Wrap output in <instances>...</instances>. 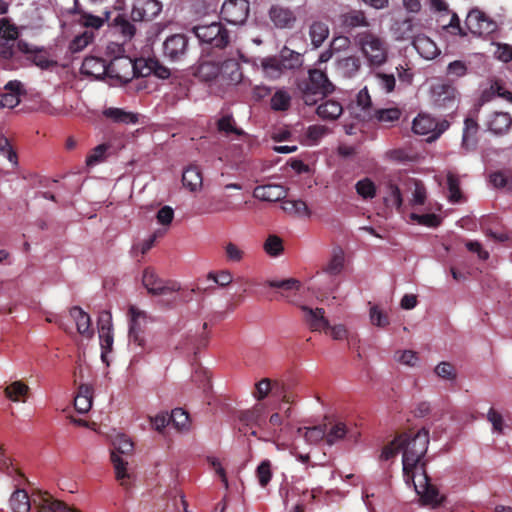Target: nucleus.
Wrapping results in <instances>:
<instances>
[{
	"label": "nucleus",
	"instance_id": "bb28decb",
	"mask_svg": "<svg viewBox=\"0 0 512 512\" xmlns=\"http://www.w3.org/2000/svg\"><path fill=\"white\" fill-rule=\"evenodd\" d=\"M479 125L477 120L471 117H467L464 121L462 145L467 150L474 149L477 145Z\"/></svg>",
	"mask_w": 512,
	"mask_h": 512
},
{
	"label": "nucleus",
	"instance_id": "c03bdc74",
	"mask_svg": "<svg viewBox=\"0 0 512 512\" xmlns=\"http://www.w3.org/2000/svg\"><path fill=\"white\" fill-rule=\"evenodd\" d=\"M5 396L13 402H17L29 392V387L22 381H14L5 388Z\"/></svg>",
	"mask_w": 512,
	"mask_h": 512
},
{
	"label": "nucleus",
	"instance_id": "864d4df0",
	"mask_svg": "<svg viewBox=\"0 0 512 512\" xmlns=\"http://www.w3.org/2000/svg\"><path fill=\"white\" fill-rule=\"evenodd\" d=\"M283 249V241L277 235H269L264 243L265 252L272 257L279 256Z\"/></svg>",
	"mask_w": 512,
	"mask_h": 512
},
{
	"label": "nucleus",
	"instance_id": "603ef678",
	"mask_svg": "<svg viewBox=\"0 0 512 512\" xmlns=\"http://www.w3.org/2000/svg\"><path fill=\"white\" fill-rule=\"evenodd\" d=\"M400 116L401 112L398 108L375 110L373 113V117H375L379 122L385 124H391L398 121Z\"/></svg>",
	"mask_w": 512,
	"mask_h": 512
},
{
	"label": "nucleus",
	"instance_id": "f8f14e48",
	"mask_svg": "<svg viewBox=\"0 0 512 512\" xmlns=\"http://www.w3.org/2000/svg\"><path fill=\"white\" fill-rule=\"evenodd\" d=\"M433 101L440 109L453 111L457 108L458 92L449 84H439L433 87Z\"/></svg>",
	"mask_w": 512,
	"mask_h": 512
},
{
	"label": "nucleus",
	"instance_id": "412c9836",
	"mask_svg": "<svg viewBox=\"0 0 512 512\" xmlns=\"http://www.w3.org/2000/svg\"><path fill=\"white\" fill-rule=\"evenodd\" d=\"M81 72L100 79L102 76L108 75V65L103 59L94 56L86 57L82 63Z\"/></svg>",
	"mask_w": 512,
	"mask_h": 512
},
{
	"label": "nucleus",
	"instance_id": "6e6d98bb",
	"mask_svg": "<svg viewBox=\"0 0 512 512\" xmlns=\"http://www.w3.org/2000/svg\"><path fill=\"white\" fill-rule=\"evenodd\" d=\"M374 77L377 80L378 86L385 92L391 93L395 89L396 79L393 74L383 72H376Z\"/></svg>",
	"mask_w": 512,
	"mask_h": 512
},
{
	"label": "nucleus",
	"instance_id": "6e6552de",
	"mask_svg": "<svg viewBox=\"0 0 512 512\" xmlns=\"http://www.w3.org/2000/svg\"><path fill=\"white\" fill-rule=\"evenodd\" d=\"M189 53V39L184 34H173L163 43V56L170 62L184 61Z\"/></svg>",
	"mask_w": 512,
	"mask_h": 512
},
{
	"label": "nucleus",
	"instance_id": "473e14b6",
	"mask_svg": "<svg viewBox=\"0 0 512 512\" xmlns=\"http://www.w3.org/2000/svg\"><path fill=\"white\" fill-rule=\"evenodd\" d=\"M13 512H29L31 502L28 493L23 489H16L9 500Z\"/></svg>",
	"mask_w": 512,
	"mask_h": 512
},
{
	"label": "nucleus",
	"instance_id": "338daca9",
	"mask_svg": "<svg viewBox=\"0 0 512 512\" xmlns=\"http://www.w3.org/2000/svg\"><path fill=\"white\" fill-rule=\"evenodd\" d=\"M93 39V34L84 32L81 35L76 36L70 44V49L73 52L83 50Z\"/></svg>",
	"mask_w": 512,
	"mask_h": 512
},
{
	"label": "nucleus",
	"instance_id": "ea45409f",
	"mask_svg": "<svg viewBox=\"0 0 512 512\" xmlns=\"http://www.w3.org/2000/svg\"><path fill=\"white\" fill-rule=\"evenodd\" d=\"M329 425V429L326 428V443L331 446L344 439L348 429L346 424L341 421L330 422Z\"/></svg>",
	"mask_w": 512,
	"mask_h": 512
},
{
	"label": "nucleus",
	"instance_id": "cd10ccee",
	"mask_svg": "<svg viewBox=\"0 0 512 512\" xmlns=\"http://www.w3.org/2000/svg\"><path fill=\"white\" fill-rule=\"evenodd\" d=\"M93 389L87 384H81L74 399V407L79 413H87L92 407Z\"/></svg>",
	"mask_w": 512,
	"mask_h": 512
},
{
	"label": "nucleus",
	"instance_id": "aec40b11",
	"mask_svg": "<svg viewBox=\"0 0 512 512\" xmlns=\"http://www.w3.org/2000/svg\"><path fill=\"white\" fill-rule=\"evenodd\" d=\"M385 195L384 203L387 207H395L398 212L401 211L403 198L399 186L391 177H387L384 183Z\"/></svg>",
	"mask_w": 512,
	"mask_h": 512
},
{
	"label": "nucleus",
	"instance_id": "6ab92c4d",
	"mask_svg": "<svg viewBox=\"0 0 512 512\" xmlns=\"http://www.w3.org/2000/svg\"><path fill=\"white\" fill-rule=\"evenodd\" d=\"M419 25L414 22L413 18H405L397 20L392 26L393 34L396 40H412L419 35Z\"/></svg>",
	"mask_w": 512,
	"mask_h": 512
},
{
	"label": "nucleus",
	"instance_id": "e433bc0d",
	"mask_svg": "<svg viewBox=\"0 0 512 512\" xmlns=\"http://www.w3.org/2000/svg\"><path fill=\"white\" fill-rule=\"evenodd\" d=\"M311 43L314 47H320L329 35L328 26L320 21L313 22L309 29Z\"/></svg>",
	"mask_w": 512,
	"mask_h": 512
},
{
	"label": "nucleus",
	"instance_id": "1a4fd4ad",
	"mask_svg": "<svg viewBox=\"0 0 512 512\" xmlns=\"http://www.w3.org/2000/svg\"><path fill=\"white\" fill-rule=\"evenodd\" d=\"M238 419L241 423L239 432L248 434L249 429L257 427L261 430L267 426L266 407L264 404H255L251 409L240 411Z\"/></svg>",
	"mask_w": 512,
	"mask_h": 512
},
{
	"label": "nucleus",
	"instance_id": "3c124183",
	"mask_svg": "<svg viewBox=\"0 0 512 512\" xmlns=\"http://www.w3.org/2000/svg\"><path fill=\"white\" fill-rule=\"evenodd\" d=\"M356 192L364 199H372L376 195V186L369 178L359 180L355 185Z\"/></svg>",
	"mask_w": 512,
	"mask_h": 512
},
{
	"label": "nucleus",
	"instance_id": "58836bf2",
	"mask_svg": "<svg viewBox=\"0 0 512 512\" xmlns=\"http://www.w3.org/2000/svg\"><path fill=\"white\" fill-rule=\"evenodd\" d=\"M465 23L468 29L474 34H481L483 32V25H489L487 17L479 10H472L469 12Z\"/></svg>",
	"mask_w": 512,
	"mask_h": 512
},
{
	"label": "nucleus",
	"instance_id": "f3484780",
	"mask_svg": "<svg viewBox=\"0 0 512 512\" xmlns=\"http://www.w3.org/2000/svg\"><path fill=\"white\" fill-rule=\"evenodd\" d=\"M301 310L305 313V322L313 332L322 331L330 328V323L325 318L323 308L312 309L308 306H301Z\"/></svg>",
	"mask_w": 512,
	"mask_h": 512
},
{
	"label": "nucleus",
	"instance_id": "2eb2a0df",
	"mask_svg": "<svg viewBox=\"0 0 512 512\" xmlns=\"http://www.w3.org/2000/svg\"><path fill=\"white\" fill-rule=\"evenodd\" d=\"M268 14L274 26L280 29L292 28L296 22L294 12L281 5H272Z\"/></svg>",
	"mask_w": 512,
	"mask_h": 512
},
{
	"label": "nucleus",
	"instance_id": "69168bd1",
	"mask_svg": "<svg viewBox=\"0 0 512 512\" xmlns=\"http://www.w3.org/2000/svg\"><path fill=\"white\" fill-rule=\"evenodd\" d=\"M267 285L271 288H279L283 290H299L301 286L300 282L294 278H289L281 281H267Z\"/></svg>",
	"mask_w": 512,
	"mask_h": 512
},
{
	"label": "nucleus",
	"instance_id": "ddd939ff",
	"mask_svg": "<svg viewBox=\"0 0 512 512\" xmlns=\"http://www.w3.org/2000/svg\"><path fill=\"white\" fill-rule=\"evenodd\" d=\"M162 3L158 0H136L131 11L133 21H151L162 11Z\"/></svg>",
	"mask_w": 512,
	"mask_h": 512
},
{
	"label": "nucleus",
	"instance_id": "7c9ffc66",
	"mask_svg": "<svg viewBox=\"0 0 512 512\" xmlns=\"http://www.w3.org/2000/svg\"><path fill=\"white\" fill-rule=\"evenodd\" d=\"M316 112L324 120H336L342 114L343 108L335 100H326L317 107Z\"/></svg>",
	"mask_w": 512,
	"mask_h": 512
},
{
	"label": "nucleus",
	"instance_id": "4be33fe9",
	"mask_svg": "<svg viewBox=\"0 0 512 512\" xmlns=\"http://www.w3.org/2000/svg\"><path fill=\"white\" fill-rule=\"evenodd\" d=\"M38 512H80L70 508L64 502L52 498L47 492L40 494L38 503Z\"/></svg>",
	"mask_w": 512,
	"mask_h": 512
},
{
	"label": "nucleus",
	"instance_id": "c756f323",
	"mask_svg": "<svg viewBox=\"0 0 512 512\" xmlns=\"http://www.w3.org/2000/svg\"><path fill=\"white\" fill-rule=\"evenodd\" d=\"M278 58L284 71L295 70L300 68L303 64L302 55L294 50L289 49L288 47H284L280 51Z\"/></svg>",
	"mask_w": 512,
	"mask_h": 512
},
{
	"label": "nucleus",
	"instance_id": "5701e85b",
	"mask_svg": "<svg viewBox=\"0 0 512 512\" xmlns=\"http://www.w3.org/2000/svg\"><path fill=\"white\" fill-rule=\"evenodd\" d=\"M220 68L219 78L227 84H238L242 80L241 67L237 61L226 60L220 65Z\"/></svg>",
	"mask_w": 512,
	"mask_h": 512
},
{
	"label": "nucleus",
	"instance_id": "13d9d810",
	"mask_svg": "<svg viewBox=\"0 0 512 512\" xmlns=\"http://www.w3.org/2000/svg\"><path fill=\"white\" fill-rule=\"evenodd\" d=\"M256 476L262 487H266L269 484L272 478L271 462L269 460H264L259 464L256 469Z\"/></svg>",
	"mask_w": 512,
	"mask_h": 512
},
{
	"label": "nucleus",
	"instance_id": "c85d7f7f",
	"mask_svg": "<svg viewBox=\"0 0 512 512\" xmlns=\"http://www.w3.org/2000/svg\"><path fill=\"white\" fill-rule=\"evenodd\" d=\"M182 183L184 187L188 188L192 192L200 189L203 184L200 169L195 165L187 167L182 174Z\"/></svg>",
	"mask_w": 512,
	"mask_h": 512
},
{
	"label": "nucleus",
	"instance_id": "393cba45",
	"mask_svg": "<svg viewBox=\"0 0 512 512\" xmlns=\"http://www.w3.org/2000/svg\"><path fill=\"white\" fill-rule=\"evenodd\" d=\"M103 116L117 124H135L138 122L137 114L122 108L109 107L103 110Z\"/></svg>",
	"mask_w": 512,
	"mask_h": 512
},
{
	"label": "nucleus",
	"instance_id": "c9c22d12",
	"mask_svg": "<svg viewBox=\"0 0 512 512\" xmlns=\"http://www.w3.org/2000/svg\"><path fill=\"white\" fill-rule=\"evenodd\" d=\"M342 24L345 28L367 27L369 22L361 10H352L342 15Z\"/></svg>",
	"mask_w": 512,
	"mask_h": 512
},
{
	"label": "nucleus",
	"instance_id": "39448f33",
	"mask_svg": "<svg viewBox=\"0 0 512 512\" xmlns=\"http://www.w3.org/2000/svg\"><path fill=\"white\" fill-rule=\"evenodd\" d=\"M193 32L202 43L215 48H225L229 43V32L220 22L195 26Z\"/></svg>",
	"mask_w": 512,
	"mask_h": 512
},
{
	"label": "nucleus",
	"instance_id": "20e7f679",
	"mask_svg": "<svg viewBox=\"0 0 512 512\" xmlns=\"http://www.w3.org/2000/svg\"><path fill=\"white\" fill-rule=\"evenodd\" d=\"M114 450L111 452V461L114 466L116 479L121 486L129 488L130 475L127 472V462L119 454H129L133 451V443L125 435H118L113 442Z\"/></svg>",
	"mask_w": 512,
	"mask_h": 512
},
{
	"label": "nucleus",
	"instance_id": "79ce46f5",
	"mask_svg": "<svg viewBox=\"0 0 512 512\" xmlns=\"http://www.w3.org/2000/svg\"><path fill=\"white\" fill-rule=\"evenodd\" d=\"M305 440L310 444H317L322 440L326 441V425H318L310 428H299L298 433H302Z\"/></svg>",
	"mask_w": 512,
	"mask_h": 512
},
{
	"label": "nucleus",
	"instance_id": "a211bd4d",
	"mask_svg": "<svg viewBox=\"0 0 512 512\" xmlns=\"http://www.w3.org/2000/svg\"><path fill=\"white\" fill-rule=\"evenodd\" d=\"M512 125V117L508 112L494 111L488 116L486 126L496 135L507 133Z\"/></svg>",
	"mask_w": 512,
	"mask_h": 512
},
{
	"label": "nucleus",
	"instance_id": "a18cd8bd",
	"mask_svg": "<svg viewBox=\"0 0 512 512\" xmlns=\"http://www.w3.org/2000/svg\"><path fill=\"white\" fill-rule=\"evenodd\" d=\"M224 255L227 262L239 263L245 258V251L234 242H227L223 245Z\"/></svg>",
	"mask_w": 512,
	"mask_h": 512
},
{
	"label": "nucleus",
	"instance_id": "a878e982",
	"mask_svg": "<svg viewBox=\"0 0 512 512\" xmlns=\"http://www.w3.org/2000/svg\"><path fill=\"white\" fill-rule=\"evenodd\" d=\"M70 315L75 320L77 331L85 337H92L93 330L91 328L90 316L80 307L74 306L70 309Z\"/></svg>",
	"mask_w": 512,
	"mask_h": 512
},
{
	"label": "nucleus",
	"instance_id": "4c0bfd02",
	"mask_svg": "<svg viewBox=\"0 0 512 512\" xmlns=\"http://www.w3.org/2000/svg\"><path fill=\"white\" fill-rule=\"evenodd\" d=\"M196 74L204 81H211L219 77V74H221V68L218 63L203 61L199 64Z\"/></svg>",
	"mask_w": 512,
	"mask_h": 512
},
{
	"label": "nucleus",
	"instance_id": "0e129e2a",
	"mask_svg": "<svg viewBox=\"0 0 512 512\" xmlns=\"http://www.w3.org/2000/svg\"><path fill=\"white\" fill-rule=\"evenodd\" d=\"M435 373L440 378L446 380H454L456 378V371L454 366L449 362H441L435 368Z\"/></svg>",
	"mask_w": 512,
	"mask_h": 512
},
{
	"label": "nucleus",
	"instance_id": "bf43d9fd",
	"mask_svg": "<svg viewBox=\"0 0 512 512\" xmlns=\"http://www.w3.org/2000/svg\"><path fill=\"white\" fill-rule=\"evenodd\" d=\"M411 219L416 221L418 224L427 226V227H437L440 225L441 219L434 213L427 214H411Z\"/></svg>",
	"mask_w": 512,
	"mask_h": 512
},
{
	"label": "nucleus",
	"instance_id": "f03ea898",
	"mask_svg": "<svg viewBox=\"0 0 512 512\" xmlns=\"http://www.w3.org/2000/svg\"><path fill=\"white\" fill-rule=\"evenodd\" d=\"M297 90L303 102L312 106L333 92L334 86L323 71L310 69L308 78L297 82Z\"/></svg>",
	"mask_w": 512,
	"mask_h": 512
},
{
	"label": "nucleus",
	"instance_id": "2f4dec72",
	"mask_svg": "<svg viewBox=\"0 0 512 512\" xmlns=\"http://www.w3.org/2000/svg\"><path fill=\"white\" fill-rule=\"evenodd\" d=\"M282 209L290 214L297 217H310L311 211L307 206L306 202L298 199H283L282 201Z\"/></svg>",
	"mask_w": 512,
	"mask_h": 512
},
{
	"label": "nucleus",
	"instance_id": "774afa93",
	"mask_svg": "<svg viewBox=\"0 0 512 512\" xmlns=\"http://www.w3.org/2000/svg\"><path fill=\"white\" fill-rule=\"evenodd\" d=\"M207 277L222 287L229 285L233 279L232 274L228 270H222L219 273L210 272Z\"/></svg>",
	"mask_w": 512,
	"mask_h": 512
},
{
	"label": "nucleus",
	"instance_id": "8fccbe9b",
	"mask_svg": "<svg viewBox=\"0 0 512 512\" xmlns=\"http://www.w3.org/2000/svg\"><path fill=\"white\" fill-rule=\"evenodd\" d=\"M0 154L5 156L13 166L18 165V155L16 150L12 146L10 140L2 134L0 135Z\"/></svg>",
	"mask_w": 512,
	"mask_h": 512
},
{
	"label": "nucleus",
	"instance_id": "9b49d317",
	"mask_svg": "<svg viewBox=\"0 0 512 512\" xmlns=\"http://www.w3.org/2000/svg\"><path fill=\"white\" fill-rule=\"evenodd\" d=\"M142 283L152 295H166L180 289L176 282H165L158 277L152 268H146L143 272Z\"/></svg>",
	"mask_w": 512,
	"mask_h": 512
},
{
	"label": "nucleus",
	"instance_id": "b1692460",
	"mask_svg": "<svg viewBox=\"0 0 512 512\" xmlns=\"http://www.w3.org/2000/svg\"><path fill=\"white\" fill-rule=\"evenodd\" d=\"M412 44L420 56L425 59H434L439 54L436 44L424 34L417 35Z\"/></svg>",
	"mask_w": 512,
	"mask_h": 512
},
{
	"label": "nucleus",
	"instance_id": "7ed1b4c3",
	"mask_svg": "<svg viewBox=\"0 0 512 512\" xmlns=\"http://www.w3.org/2000/svg\"><path fill=\"white\" fill-rule=\"evenodd\" d=\"M354 43L367 60L369 67L379 68L387 62L389 45L377 34L371 31L358 33L354 37Z\"/></svg>",
	"mask_w": 512,
	"mask_h": 512
},
{
	"label": "nucleus",
	"instance_id": "de8ad7c7",
	"mask_svg": "<svg viewBox=\"0 0 512 512\" xmlns=\"http://www.w3.org/2000/svg\"><path fill=\"white\" fill-rule=\"evenodd\" d=\"M170 423L178 430L188 429L190 420L189 414L182 408H175L169 415Z\"/></svg>",
	"mask_w": 512,
	"mask_h": 512
},
{
	"label": "nucleus",
	"instance_id": "a19ab883",
	"mask_svg": "<svg viewBox=\"0 0 512 512\" xmlns=\"http://www.w3.org/2000/svg\"><path fill=\"white\" fill-rule=\"evenodd\" d=\"M447 188H448V199L452 203H459L463 199V195L460 189V180L457 174L449 171L447 173Z\"/></svg>",
	"mask_w": 512,
	"mask_h": 512
},
{
	"label": "nucleus",
	"instance_id": "e2e57ef3",
	"mask_svg": "<svg viewBox=\"0 0 512 512\" xmlns=\"http://www.w3.org/2000/svg\"><path fill=\"white\" fill-rule=\"evenodd\" d=\"M100 345H101V358L103 362H107L106 356L112 351L113 347V334L112 331H106L105 333L99 334Z\"/></svg>",
	"mask_w": 512,
	"mask_h": 512
},
{
	"label": "nucleus",
	"instance_id": "37998d69",
	"mask_svg": "<svg viewBox=\"0 0 512 512\" xmlns=\"http://www.w3.org/2000/svg\"><path fill=\"white\" fill-rule=\"evenodd\" d=\"M262 67L266 76H268L271 79L279 78L284 72V69L280 64V60L278 57H269L264 59L262 61Z\"/></svg>",
	"mask_w": 512,
	"mask_h": 512
},
{
	"label": "nucleus",
	"instance_id": "f704fd0d",
	"mask_svg": "<svg viewBox=\"0 0 512 512\" xmlns=\"http://www.w3.org/2000/svg\"><path fill=\"white\" fill-rule=\"evenodd\" d=\"M356 106L360 108L361 114L358 116L363 120L370 119L373 117V113L375 110L372 108L371 97L368 93L367 88H364L359 91L356 98Z\"/></svg>",
	"mask_w": 512,
	"mask_h": 512
},
{
	"label": "nucleus",
	"instance_id": "72a5a7b5",
	"mask_svg": "<svg viewBox=\"0 0 512 512\" xmlns=\"http://www.w3.org/2000/svg\"><path fill=\"white\" fill-rule=\"evenodd\" d=\"M291 95L284 89H278L270 99V107L275 112L289 110L291 106Z\"/></svg>",
	"mask_w": 512,
	"mask_h": 512
},
{
	"label": "nucleus",
	"instance_id": "9d476101",
	"mask_svg": "<svg viewBox=\"0 0 512 512\" xmlns=\"http://www.w3.org/2000/svg\"><path fill=\"white\" fill-rule=\"evenodd\" d=\"M248 14L249 2L247 0H225L220 11L221 18L233 25L244 23Z\"/></svg>",
	"mask_w": 512,
	"mask_h": 512
},
{
	"label": "nucleus",
	"instance_id": "dca6fc26",
	"mask_svg": "<svg viewBox=\"0 0 512 512\" xmlns=\"http://www.w3.org/2000/svg\"><path fill=\"white\" fill-rule=\"evenodd\" d=\"M287 190L279 184H266L257 186L253 196L261 201L275 202L286 198Z\"/></svg>",
	"mask_w": 512,
	"mask_h": 512
},
{
	"label": "nucleus",
	"instance_id": "09e8293b",
	"mask_svg": "<svg viewBox=\"0 0 512 512\" xmlns=\"http://www.w3.org/2000/svg\"><path fill=\"white\" fill-rule=\"evenodd\" d=\"M343 267L344 253L342 249L334 250L332 257L325 268V272L330 275H337L342 271Z\"/></svg>",
	"mask_w": 512,
	"mask_h": 512
},
{
	"label": "nucleus",
	"instance_id": "4468645a",
	"mask_svg": "<svg viewBox=\"0 0 512 512\" xmlns=\"http://www.w3.org/2000/svg\"><path fill=\"white\" fill-rule=\"evenodd\" d=\"M108 75L123 83L129 82L136 75V66L131 58H115L108 65Z\"/></svg>",
	"mask_w": 512,
	"mask_h": 512
},
{
	"label": "nucleus",
	"instance_id": "052dcab7",
	"mask_svg": "<svg viewBox=\"0 0 512 512\" xmlns=\"http://www.w3.org/2000/svg\"><path fill=\"white\" fill-rule=\"evenodd\" d=\"M0 38L9 41H15L18 38L17 28L5 18L0 20Z\"/></svg>",
	"mask_w": 512,
	"mask_h": 512
},
{
	"label": "nucleus",
	"instance_id": "f257e3e1",
	"mask_svg": "<svg viewBox=\"0 0 512 512\" xmlns=\"http://www.w3.org/2000/svg\"><path fill=\"white\" fill-rule=\"evenodd\" d=\"M429 445V430L422 428L416 433L411 431L397 435L393 441L383 447L381 460H390L402 452L403 478L407 485L414 482L417 473L426 468L427 461L423 460Z\"/></svg>",
	"mask_w": 512,
	"mask_h": 512
},
{
	"label": "nucleus",
	"instance_id": "0eeeda50",
	"mask_svg": "<svg viewBox=\"0 0 512 512\" xmlns=\"http://www.w3.org/2000/svg\"><path fill=\"white\" fill-rule=\"evenodd\" d=\"M129 316V343L143 350L146 343L144 333L147 315L144 311L132 305L129 307Z\"/></svg>",
	"mask_w": 512,
	"mask_h": 512
},
{
	"label": "nucleus",
	"instance_id": "680f3d73",
	"mask_svg": "<svg viewBox=\"0 0 512 512\" xmlns=\"http://www.w3.org/2000/svg\"><path fill=\"white\" fill-rule=\"evenodd\" d=\"M256 391L254 392V397L260 401L265 399L269 393L273 390V381L268 378H264L260 380L255 385Z\"/></svg>",
	"mask_w": 512,
	"mask_h": 512
},
{
	"label": "nucleus",
	"instance_id": "423d86ee",
	"mask_svg": "<svg viewBox=\"0 0 512 512\" xmlns=\"http://www.w3.org/2000/svg\"><path fill=\"white\" fill-rule=\"evenodd\" d=\"M411 485L426 505L437 506L445 499L444 496L439 494L438 488L431 483L424 465H422V472L418 474V481L410 482L409 486Z\"/></svg>",
	"mask_w": 512,
	"mask_h": 512
},
{
	"label": "nucleus",
	"instance_id": "5fc2aeb1",
	"mask_svg": "<svg viewBox=\"0 0 512 512\" xmlns=\"http://www.w3.org/2000/svg\"><path fill=\"white\" fill-rule=\"evenodd\" d=\"M219 132L226 134L242 135L243 131L235 126L234 119L231 115H224L217 121Z\"/></svg>",
	"mask_w": 512,
	"mask_h": 512
},
{
	"label": "nucleus",
	"instance_id": "4d7b16f0",
	"mask_svg": "<svg viewBox=\"0 0 512 512\" xmlns=\"http://www.w3.org/2000/svg\"><path fill=\"white\" fill-rule=\"evenodd\" d=\"M433 122L429 117L419 115L416 117L412 124L414 133L419 135H426L433 130Z\"/></svg>",
	"mask_w": 512,
	"mask_h": 512
},
{
	"label": "nucleus",
	"instance_id": "49530a36",
	"mask_svg": "<svg viewBox=\"0 0 512 512\" xmlns=\"http://www.w3.org/2000/svg\"><path fill=\"white\" fill-rule=\"evenodd\" d=\"M114 26L123 36L124 41L131 40L135 35V26L121 15L114 19Z\"/></svg>",
	"mask_w": 512,
	"mask_h": 512
}]
</instances>
